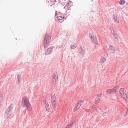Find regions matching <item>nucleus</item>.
I'll list each match as a JSON object with an SVG mask.
<instances>
[{
	"instance_id": "22",
	"label": "nucleus",
	"mask_w": 128,
	"mask_h": 128,
	"mask_svg": "<svg viewBox=\"0 0 128 128\" xmlns=\"http://www.w3.org/2000/svg\"><path fill=\"white\" fill-rule=\"evenodd\" d=\"M74 122H72V123H71L70 124H69L70 126L71 127L72 126V125L74 124Z\"/></svg>"
},
{
	"instance_id": "1",
	"label": "nucleus",
	"mask_w": 128,
	"mask_h": 128,
	"mask_svg": "<svg viewBox=\"0 0 128 128\" xmlns=\"http://www.w3.org/2000/svg\"><path fill=\"white\" fill-rule=\"evenodd\" d=\"M22 105L23 107L26 106L27 109L28 111L30 110V104L28 99L27 97H24L23 98L22 101Z\"/></svg>"
},
{
	"instance_id": "8",
	"label": "nucleus",
	"mask_w": 128,
	"mask_h": 128,
	"mask_svg": "<svg viewBox=\"0 0 128 128\" xmlns=\"http://www.w3.org/2000/svg\"><path fill=\"white\" fill-rule=\"evenodd\" d=\"M54 46H51L47 49V50L45 51V53L46 55L50 54L52 51Z\"/></svg>"
},
{
	"instance_id": "11",
	"label": "nucleus",
	"mask_w": 128,
	"mask_h": 128,
	"mask_svg": "<svg viewBox=\"0 0 128 128\" xmlns=\"http://www.w3.org/2000/svg\"><path fill=\"white\" fill-rule=\"evenodd\" d=\"M56 100H52L51 103L53 108H55L56 107Z\"/></svg>"
},
{
	"instance_id": "6",
	"label": "nucleus",
	"mask_w": 128,
	"mask_h": 128,
	"mask_svg": "<svg viewBox=\"0 0 128 128\" xmlns=\"http://www.w3.org/2000/svg\"><path fill=\"white\" fill-rule=\"evenodd\" d=\"M118 87L117 86L114 87L112 89H110L107 90L106 92V94H112L115 93L118 90Z\"/></svg>"
},
{
	"instance_id": "16",
	"label": "nucleus",
	"mask_w": 128,
	"mask_h": 128,
	"mask_svg": "<svg viewBox=\"0 0 128 128\" xmlns=\"http://www.w3.org/2000/svg\"><path fill=\"white\" fill-rule=\"evenodd\" d=\"M52 98V100H56V98L55 95L54 94L53 95L52 94H51Z\"/></svg>"
},
{
	"instance_id": "31",
	"label": "nucleus",
	"mask_w": 128,
	"mask_h": 128,
	"mask_svg": "<svg viewBox=\"0 0 128 128\" xmlns=\"http://www.w3.org/2000/svg\"><path fill=\"white\" fill-rule=\"evenodd\" d=\"M127 4V3H126V4Z\"/></svg>"
},
{
	"instance_id": "4",
	"label": "nucleus",
	"mask_w": 128,
	"mask_h": 128,
	"mask_svg": "<svg viewBox=\"0 0 128 128\" xmlns=\"http://www.w3.org/2000/svg\"><path fill=\"white\" fill-rule=\"evenodd\" d=\"M89 36L91 38V40L92 42L96 44H98V41L96 37L94 36L92 33H90Z\"/></svg>"
},
{
	"instance_id": "7",
	"label": "nucleus",
	"mask_w": 128,
	"mask_h": 128,
	"mask_svg": "<svg viewBox=\"0 0 128 128\" xmlns=\"http://www.w3.org/2000/svg\"><path fill=\"white\" fill-rule=\"evenodd\" d=\"M84 100H81L77 104H76L74 108V112L76 111L81 106V105L83 104Z\"/></svg>"
},
{
	"instance_id": "10",
	"label": "nucleus",
	"mask_w": 128,
	"mask_h": 128,
	"mask_svg": "<svg viewBox=\"0 0 128 128\" xmlns=\"http://www.w3.org/2000/svg\"><path fill=\"white\" fill-rule=\"evenodd\" d=\"M113 17L115 22L117 23H119L120 19L119 16H113Z\"/></svg>"
},
{
	"instance_id": "5",
	"label": "nucleus",
	"mask_w": 128,
	"mask_h": 128,
	"mask_svg": "<svg viewBox=\"0 0 128 128\" xmlns=\"http://www.w3.org/2000/svg\"><path fill=\"white\" fill-rule=\"evenodd\" d=\"M120 95L126 100H128V98L127 97L125 90L124 88H120Z\"/></svg>"
},
{
	"instance_id": "23",
	"label": "nucleus",
	"mask_w": 128,
	"mask_h": 128,
	"mask_svg": "<svg viewBox=\"0 0 128 128\" xmlns=\"http://www.w3.org/2000/svg\"><path fill=\"white\" fill-rule=\"evenodd\" d=\"M71 2V1H70V0H68V3L67 4H66V5L67 6L68 5L70 4Z\"/></svg>"
},
{
	"instance_id": "19",
	"label": "nucleus",
	"mask_w": 128,
	"mask_h": 128,
	"mask_svg": "<svg viewBox=\"0 0 128 128\" xmlns=\"http://www.w3.org/2000/svg\"><path fill=\"white\" fill-rule=\"evenodd\" d=\"M113 32H114V34H113V35H114V36H116L115 37V38L116 39H117V40H118V36H116L117 35H116V32L114 30L113 31Z\"/></svg>"
},
{
	"instance_id": "2",
	"label": "nucleus",
	"mask_w": 128,
	"mask_h": 128,
	"mask_svg": "<svg viewBox=\"0 0 128 128\" xmlns=\"http://www.w3.org/2000/svg\"><path fill=\"white\" fill-rule=\"evenodd\" d=\"M51 37L50 35L46 34L44 38V48H46L48 47L49 44Z\"/></svg>"
},
{
	"instance_id": "18",
	"label": "nucleus",
	"mask_w": 128,
	"mask_h": 128,
	"mask_svg": "<svg viewBox=\"0 0 128 128\" xmlns=\"http://www.w3.org/2000/svg\"><path fill=\"white\" fill-rule=\"evenodd\" d=\"M106 59L104 58H101L100 60V62H101L104 63L106 61Z\"/></svg>"
},
{
	"instance_id": "3",
	"label": "nucleus",
	"mask_w": 128,
	"mask_h": 128,
	"mask_svg": "<svg viewBox=\"0 0 128 128\" xmlns=\"http://www.w3.org/2000/svg\"><path fill=\"white\" fill-rule=\"evenodd\" d=\"M13 105L10 104L7 108L4 114V118H7L9 117L11 114V112L12 110Z\"/></svg>"
},
{
	"instance_id": "20",
	"label": "nucleus",
	"mask_w": 128,
	"mask_h": 128,
	"mask_svg": "<svg viewBox=\"0 0 128 128\" xmlns=\"http://www.w3.org/2000/svg\"><path fill=\"white\" fill-rule=\"evenodd\" d=\"M125 1L124 0H120V5L123 4L125 3Z\"/></svg>"
},
{
	"instance_id": "9",
	"label": "nucleus",
	"mask_w": 128,
	"mask_h": 128,
	"mask_svg": "<svg viewBox=\"0 0 128 128\" xmlns=\"http://www.w3.org/2000/svg\"><path fill=\"white\" fill-rule=\"evenodd\" d=\"M101 96V95H98L97 97L95 99V103L96 104H97L100 102V97Z\"/></svg>"
},
{
	"instance_id": "12",
	"label": "nucleus",
	"mask_w": 128,
	"mask_h": 128,
	"mask_svg": "<svg viewBox=\"0 0 128 128\" xmlns=\"http://www.w3.org/2000/svg\"><path fill=\"white\" fill-rule=\"evenodd\" d=\"M57 73L56 72H55L53 74V79L55 80V81H56L58 79V76L56 77V74Z\"/></svg>"
},
{
	"instance_id": "28",
	"label": "nucleus",
	"mask_w": 128,
	"mask_h": 128,
	"mask_svg": "<svg viewBox=\"0 0 128 128\" xmlns=\"http://www.w3.org/2000/svg\"><path fill=\"white\" fill-rule=\"evenodd\" d=\"M68 128L67 127V126H66V128Z\"/></svg>"
},
{
	"instance_id": "27",
	"label": "nucleus",
	"mask_w": 128,
	"mask_h": 128,
	"mask_svg": "<svg viewBox=\"0 0 128 128\" xmlns=\"http://www.w3.org/2000/svg\"><path fill=\"white\" fill-rule=\"evenodd\" d=\"M66 126L68 128H69L70 127V126L69 124H68Z\"/></svg>"
},
{
	"instance_id": "13",
	"label": "nucleus",
	"mask_w": 128,
	"mask_h": 128,
	"mask_svg": "<svg viewBox=\"0 0 128 128\" xmlns=\"http://www.w3.org/2000/svg\"><path fill=\"white\" fill-rule=\"evenodd\" d=\"M109 48L110 51L112 52H114L115 49L112 46H109Z\"/></svg>"
},
{
	"instance_id": "24",
	"label": "nucleus",
	"mask_w": 128,
	"mask_h": 128,
	"mask_svg": "<svg viewBox=\"0 0 128 128\" xmlns=\"http://www.w3.org/2000/svg\"><path fill=\"white\" fill-rule=\"evenodd\" d=\"M92 107L94 108V110H97V108L95 107H94L93 106H92Z\"/></svg>"
},
{
	"instance_id": "17",
	"label": "nucleus",
	"mask_w": 128,
	"mask_h": 128,
	"mask_svg": "<svg viewBox=\"0 0 128 128\" xmlns=\"http://www.w3.org/2000/svg\"><path fill=\"white\" fill-rule=\"evenodd\" d=\"M79 53H84V50L82 49V47H80L79 49Z\"/></svg>"
},
{
	"instance_id": "26",
	"label": "nucleus",
	"mask_w": 128,
	"mask_h": 128,
	"mask_svg": "<svg viewBox=\"0 0 128 128\" xmlns=\"http://www.w3.org/2000/svg\"><path fill=\"white\" fill-rule=\"evenodd\" d=\"M106 112H104L103 113V115L104 116H106Z\"/></svg>"
},
{
	"instance_id": "21",
	"label": "nucleus",
	"mask_w": 128,
	"mask_h": 128,
	"mask_svg": "<svg viewBox=\"0 0 128 128\" xmlns=\"http://www.w3.org/2000/svg\"><path fill=\"white\" fill-rule=\"evenodd\" d=\"M56 18L58 20H61L62 19V18L61 16H57Z\"/></svg>"
},
{
	"instance_id": "29",
	"label": "nucleus",
	"mask_w": 128,
	"mask_h": 128,
	"mask_svg": "<svg viewBox=\"0 0 128 128\" xmlns=\"http://www.w3.org/2000/svg\"><path fill=\"white\" fill-rule=\"evenodd\" d=\"M119 4H120V2H119Z\"/></svg>"
},
{
	"instance_id": "25",
	"label": "nucleus",
	"mask_w": 128,
	"mask_h": 128,
	"mask_svg": "<svg viewBox=\"0 0 128 128\" xmlns=\"http://www.w3.org/2000/svg\"><path fill=\"white\" fill-rule=\"evenodd\" d=\"M46 110H47L48 109V106L47 105L46 106Z\"/></svg>"
},
{
	"instance_id": "30",
	"label": "nucleus",
	"mask_w": 128,
	"mask_h": 128,
	"mask_svg": "<svg viewBox=\"0 0 128 128\" xmlns=\"http://www.w3.org/2000/svg\"><path fill=\"white\" fill-rule=\"evenodd\" d=\"M120 92H120V90L119 91Z\"/></svg>"
},
{
	"instance_id": "14",
	"label": "nucleus",
	"mask_w": 128,
	"mask_h": 128,
	"mask_svg": "<svg viewBox=\"0 0 128 128\" xmlns=\"http://www.w3.org/2000/svg\"><path fill=\"white\" fill-rule=\"evenodd\" d=\"M17 82L18 84H19L20 80V75H18L17 76Z\"/></svg>"
},
{
	"instance_id": "15",
	"label": "nucleus",
	"mask_w": 128,
	"mask_h": 128,
	"mask_svg": "<svg viewBox=\"0 0 128 128\" xmlns=\"http://www.w3.org/2000/svg\"><path fill=\"white\" fill-rule=\"evenodd\" d=\"M76 46V45L74 44V43H72L71 46H70V48L72 49H74Z\"/></svg>"
}]
</instances>
